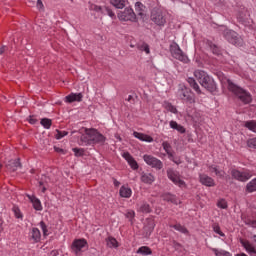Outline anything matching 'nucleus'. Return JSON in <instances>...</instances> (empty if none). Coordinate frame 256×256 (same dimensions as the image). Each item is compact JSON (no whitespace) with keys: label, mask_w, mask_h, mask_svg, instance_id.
<instances>
[{"label":"nucleus","mask_w":256,"mask_h":256,"mask_svg":"<svg viewBox=\"0 0 256 256\" xmlns=\"http://www.w3.org/2000/svg\"><path fill=\"white\" fill-rule=\"evenodd\" d=\"M80 145H93V128H85L80 136Z\"/></svg>","instance_id":"nucleus-12"},{"label":"nucleus","mask_w":256,"mask_h":256,"mask_svg":"<svg viewBox=\"0 0 256 256\" xmlns=\"http://www.w3.org/2000/svg\"><path fill=\"white\" fill-rule=\"evenodd\" d=\"M122 157L127 161L131 169H133L134 171H137V169H139V164H137V161L129 152H124L122 154Z\"/></svg>","instance_id":"nucleus-16"},{"label":"nucleus","mask_w":256,"mask_h":256,"mask_svg":"<svg viewBox=\"0 0 256 256\" xmlns=\"http://www.w3.org/2000/svg\"><path fill=\"white\" fill-rule=\"evenodd\" d=\"M38 9H43L44 5H43V1L41 0H37V4H36Z\"/></svg>","instance_id":"nucleus-56"},{"label":"nucleus","mask_w":256,"mask_h":256,"mask_svg":"<svg viewBox=\"0 0 256 256\" xmlns=\"http://www.w3.org/2000/svg\"><path fill=\"white\" fill-rule=\"evenodd\" d=\"M222 35L228 43H231V45H235L236 47H241V45H243V38H241V36L234 30L224 28V30H222Z\"/></svg>","instance_id":"nucleus-5"},{"label":"nucleus","mask_w":256,"mask_h":256,"mask_svg":"<svg viewBox=\"0 0 256 256\" xmlns=\"http://www.w3.org/2000/svg\"><path fill=\"white\" fill-rule=\"evenodd\" d=\"M194 76L200 83L201 87H204V89L209 91V93H217V83H215V80L211 78L207 72L203 70H195Z\"/></svg>","instance_id":"nucleus-2"},{"label":"nucleus","mask_w":256,"mask_h":256,"mask_svg":"<svg viewBox=\"0 0 256 256\" xmlns=\"http://www.w3.org/2000/svg\"><path fill=\"white\" fill-rule=\"evenodd\" d=\"M54 151H56V153H65V150H63V148H59V147H54Z\"/></svg>","instance_id":"nucleus-57"},{"label":"nucleus","mask_w":256,"mask_h":256,"mask_svg":"<svg viewBox=\"0 0 256 256\" xmlns=\"http://www.w3.org/2000/svg\"><path fill=\"white\" fill-rule=\"evenodd\" d=\"M212 228L214 233H217V235H220V237H225V233L221 231V226H219V224H213Z\"/></svg>","instance_id":"nucleus-42"},{"label":"nucleus","mask_w":256,"mask_h":256,"mask_svg":"<svg viewBox=\"0 0 256 256\" xmlns=\"http://www.w3.org/2000/svg\"><path fill=\"white\" fill-rule=\"evenodd\" d=\"M251 227H253L254 229H256V220H252V225Z\"/></svg>","instance_id":"nucleus-60"},{"label":"nucleus","mask_w":256,"mask_h":256,"mask_svg":"<svg viewBox=\"0 0 256 256\" xmlns=\"http://www.w3.org/2000/svg\"><path fill=\"white\" fill-rule=\"evenodd\" d=\"M85 247H87V240H85L84 238L75 239L71 245L72 253L79 256V255H81V253L83 252V249H85Z\"/></svg>","instance_id":"nucleus-11"},{"label":"nucleus","mask_w":256,"mask_h":256,"mask_svg":"<svg viewBox=\"0 0 256 256\" xmlns=\"http://www.w3.org/2000/svg\"><path fill=\"white\" fill-rule=\"evenodd\" d=\"M145 5L141 2H136L135 3V11L138 13L139 17H145Z\"/></svg>","instance_id":"nucleus-29"},{"label":"nucleus","mask_w":256,"mask_h":256,"mask_svg":"<svg viewBox=\"0 0 256 256\" xmlns=\"http://www.w3.org/2000/svg\"><path fill=\"white\" fill-rule=\"evenodd\" d=\"M118 19L120 21H131V23H137V14L131 7H126L124 11L118 13Z\"/></svg>","instance_id":"nucleus-7"},{"label":"nucleus","mask_w":256,"mask_h":256,"mask_svg":"<svg viewBox=\"0 0 256 256\" xmlns=\"http://www.w3.org/2000/svg\"><path fill=\"white\" fill-rule=\"evenodd\" d=\"M187 83L192 87V89L197 93V95H201V87H199V84L195 80V78H188Z\"/></svg>","instance_id":"nucleus-28"},{"label":"nucleus","mask_w":256,"mask_h":256,"mask_svg":"<svg viewBox=\"0 0 256 256\" xmlns=\"http://www.w3.org/2000/svg\"><path fill=\"white\" fill-rule=\"evenodd\" d=\"M65 101H66V103H74V101L81 103V101H83V94L82 93H71L70 95L65 97Z\"/></svg>","instance_id":"nucleus-20"},{"label":"nucleus","mask_w":256,"mask_h":256,"mask_svg":"<svg viewBox=\"0 0 256 256\" xmlns=\"http://www.w3.org/2000/svg\"><path fill=\"white\" fill-rule=\"evenodd\" d=\"M212 251L216 256H231V254L225 250H219L217 248H212Z\"/></svg>","instance_id":"nucleus-40"},{"label":"nucleus","mask_w":256,"mask_h":256,"mask_svg":"<svg viewBox=\"0 0 256 256\" xmlns=\"http://www.w3.org/2000/svg\"><path fill=\"white\" fill-rule=\"evenodd\" d=\"M22 165H21V160L18 158L16 160H12L9 162V164L7 165V169H9V171L15 172L17 171V169H21Z\"/></svg>","instance_id":"nucleus-25"},{"label":"nucleus","mask_w":256,"mask_h":256,"mask_svg":"<svg viewBox=\"0 0 256 256\" xmlns=\"http://www.w3.org/2000/svg\"><path fill=\"white\" fill-rule=\"evenodd\" d=\"M29 201L32 202L33 208L35 211H43V205H41V200L37 198L35 195H27Z\"/></svg>","instance_id":"nucleus-19"},{"label":"nucleus","mask_w":256,"mask_h":256,"mask_svg":"<svg viewBox=\"0 0 256 256\" xmlns=\"http://www.w3.org/2000/svg\"><path fill=\"white\" fill-rule=\"evenodd\" d=\"M168 159H170V161H173V163H175L176 165H181V159L173 156V153L168 152Z\"/></svg>","instance_id":"nucleus-47"},{"label":"nucleus","mask_w":256,"mask_h":256,"mask_svg":"<svg viewBox=\"0 0 256 256\" xmlns=\"http://www.w3.org/2000/svg\"><path fill=\"white\" fill-rule=\"evenodd\" d=\"M150 21L158 27H165L167 24V12L161 8H153L150 14Z\"/></svg>","instance_id":"nucleus-3"},{"label":"nucleus","mask_w":256,"mask_h":256,"mask_svg":"<svg viewBox=\"0 0 256 256\" xmlns=\"http://www.w3.org/2000/svg\"><path fill=\"white\" fill-rule=\"evenodd\" d=\"M90 11H95L96 13H101V15H103V6H99L97 4H91Z\"/></svg>","instance_id":"nucleus-41"},{"label":"nucleus","mask_w":256,"mask_h":256,"mask_svg":"<svg viewBox=\"0 0 256 256\" xmlns=\"http://www.w3.org/2000/svg\"><path fill=\"white\" fill-rule=\"evenodd\" d=\"M40 124L42 125V127H44V129H51V125H53V121L49 118H42L40 120Z\"/></svg>","instance_id":"nucleus-38"},{"label":"nucleus","mask_w":256,"mask_h":256,"mask_svg":"<svg viewBox=\"0 0 256 256\" xmlns=\"http://www.w3.org/2000/svg\"><path fill=\"white\" fill-rule=\"evenodd\" d=\"M106 245L107 247H110V249H117V247H119V242H117V239H115L113 236H110L106 238Z\"/></svg>","instance_id":"nucleus-30"},{"label":"nucleus","mask_w":256,"mask_h":256,"mask_svg":"<svg viewBox=\"0 0 256 256\" xmlns=\"http://www.w3.org/2000/svg\"><path fill=\"white\" fill-rule=\"evenodd\" d=\"M208 169H209L210 173H215V175L217 177H220L221 179H223V177H225V171L219 170V166H217V165H209Z\"/></svg>","instance_id":"nucleus-27"},{"label":"nucleus","mask_w":256,"mask_h":256,"mask_svg":"<svg viewBox=\"0 0 256 256\" xmlns=\"http://www.w3.org/2000/svg\"><path fill=\"white\" fill-rule=\"evenodd\" d=\"M163 107H164V109H166V111H169L170 113H173L174 115H177V113H179V111L177 110V107L173 106V104H171L168 101H165L163 103Z\"/></svg>","instance_id":"nucleus-31"},{"label":"nucleus","mask_w":256,"mask_h":256,"mask_svg":"<svg viewBox=\"0 0 256 256\" xmlns=\"http://www.w3.org/2000/svg\"><path fill=\"white\" fill-rule=\"evenodd\" d=\"M39 185H40V187L46 186L45 182H43L42 180L39 181Z\"/></svg>","instance_id":"nucleus-59"},{"label":"nucleus","mask_w":256,"mask_h":256,"mask_svg":"<svg viewBox=\"0 0 256 256\" xmlns=\"http://www.w3.org/2000/svg\"><path fill=\"white\" fill-rule=\"evenodd\" d=\"M256 191V178L252 179L246 185V192L247 193H255Z\"/></svg>","instance_id":"nucleus-34"},{"label":"nucleus","mask_w":256,"mask_h":256,"mask_svg":"<svg viewBox=\"0 0 256 256\" xmlns=\"http://www.w3.org/2000/svg\"><path fill=\"white\" fill-rule=\"evenodd\" d=\"M29 239L32 243H39L41 241V231L39 228H32L29 233Z\"/></svg>","instance_id":"nucleus-17"},{"label":"nucleus","mask_w":256,"mask_h":256,"mask_svg":"<svg viewBox=\"0 0 256 256\" xmlns=\"http://www.w3.org/2000/svg\"><path fill=\"white\" fill-rule=\"evenodd\" d=\"M127 101H129V102L133 101V96L129 95L127 98Z\"/></svg>","instance_id":"nucleus-61"},{"label":"nucleus","mask_w":256,"mask_h":256,"mask_svg":"<svg viewBox=\"0 0 256 256\" xmlns=\"http://www.w3.org/2000/svg\"><path fill=\"white\" fill-rule=\"evenodd\" d=\"M102 15H108L111 19H115V12L109 6H103Z\"/></svg>","instance_id":"nucleus-37"},{"label":"nucleus","mask_w":256,"mask_h":256,"mask_svg":"<svg viewBox=\"0 0 256 256\" xmlns=\"http://www.w3.org/2000/svg\"><path fill=\"white\" fill-rule=\"evenodd\" d=\"M72 151L75 157H83L85 155V149L83 148H73Z\"/></svg>","instance_id":"nucleus-43"},{"label":"nucleus","mask_w":256,"mask_h":256,"mask_svg":"<svg viewBox=\"0 0 256 256\" xmlns=\"http://www.w3.org/2000/svg\"><path fill=\"white\" fill-rule=\"evenodd\" d=\"M40 228L42 229L43 236L47 237L49 235V230L47 229V224H45L44 221L40 222Z\"/></svg>","instance_id":"nucleus-48"},{"label":"nucleus","mask_w":256,"mask_h":256,"mask_svg":"<svg viewBox=\"0 0 256 256\" xmlns=\"http://www.w3.org/2000/svg\"><path fill=\"white\" fill-rule=\"evenodd\" d=\"M125 218L129 219L130 223H133V219H135V211L134 210H128L125 213Z\"/></svg>","instance_id":"nucleus-46"},{"label":"nucleus","mask_w":256,"mask_h":256,"mask_svg":"<svg viewBox=\"0 0 256 256\" xmlns=\"http://www.w3.org/2000/svg\"><path fill=\"white\" fill-rule=\"evenodd\" d=\"M114 187H119L121 185V182H119L117 179L113 178Z\"/></svg>","instance_id":"nucleus-58"},{"label":"nucleus","mask_w":256,"mask_h":256,"mask_svg":"<svg viewBox=\"0 0 256 256\" xmlns=\"http://www.w3.org/2000/svg\"><path fill=\"white\" fill-rule=\"evenodd\" d=\"M163 201H167V203H173V205H178L179 199L177 196L171 193H165L162 195Z\"/></svg>","instance_id":"nucleus-24"},{"label":"nucleus","mask_w":256,"mask_h":256,"mask_svg":"<svg viewBox=\"0 0 256 256\" xmlns=\"http://www.w3.org/2000/svg\"><path fill=\"white\" fill-rule=\"evenodd\" d=\"M133 136L136 139H139V141H145L146 143H153V137H151L147 134H144L141 132H133Z\"/></svg>","instance_id":"nucleus-23"},{"label":"nucleus","mask_w":256,"mask_h":256,"mask_svg":"<svg viewBox=\"0 0 256 256\" xmlns=\"http://www.w3.org/2000/svg\"><path fill=\"white\" fill-rule=\"evenodd\" d=\"M170 227L172 229H175V231H179V233H183L184 235H189V230H187V228L181 224H174V225H170Z\"/></svg>","instance_id":"nucleus-33"},{"label":"nucleus","mask_w":256,"mask_h":256,"mask_svg":"<svg viewBox=\"0 0 256 256\" xmlns=\"http://www.w3.org/2000/svg\"><path fill=\"white\" fill-rule=\"evenodd\" d=\"M227 83L228 91H230V93H233V95H235V97H237V99L240 100L243 105H249V103H252L253 96H251V93L249 91L233 83V81L231 80H227Z\"/></svg>","instance_id":"nucleus-1"},{"label":"nucleus","mask_w":256,"mask_h":256,"mask_svg":"<svg viewBox=\"0 0 256 256\" xmlns=\"http://www.w3.org/2000/svg\"><path fill=\"white\" fill-rule=\"evenodd\" d=\"M12 211H13L16 219H23V213H21V210L19 209V207L14 206L12 208Z\"/></svg>","instance_id":"nucleus-44"},{"label":"nucleus","mask_w":256,"mask_h":256,"mask_svg":"<svg viewBox=\"0 0 256 256\" xmlns=\"http://www.w3.org/2000/svg\"><path fill=\"white\" fill-rule=\"evenodd\" d=\"M140 180L146 185H153L155 183V176L152 173L142 172Z\"/></svg>","instance_id":"nucleus-18"},{"label":"nucleus","mask_w":256,"mask_h":256,"mask_svg":"<svg viewBox=\"0 0 256 256\" xmlns=\"http://www.w3.org/2000/svg\"><path fill=\"white\" fill-rule=\"evenodd\" d=\"M162 147H163L164 151H166L167 155H169V153H171V144H169V142H167V141L163 142Z\"/></svg>","instance_id":"nucleus-50"},{"label":"nucleus","mask_w":256,"mask_h":256,"mask_svg":"<svg viewBox=\"0 0 256 256\" xmlns=\"http://www.w3.org/2000/svg\"><path fill=\"white\" fill-rule=\"evenodd\" d=\"M5 51H7V46H1L0 47V57L5 55Z\"/></svg>","instance_id":"nucleus-55"},{"label":"nucleus","mask_w":256,"mask_h":256,"mask_svg":"<svg viewBox=\"0 0 256 256\" xmlns=\"http://www.w3.org/2000/svg\"><path fill=\"white\" fill-rule=\"evenodd\" d=\"M27 121L30 123V125H35L37 123V118H35L33 116H29Z\"/></svg>","instance_id":"nucleus-53"},{"label":"nucleus","mask_w":256,"mask_h":256,"mask_svg":"<svg viewBox=\"0 0 256 256\" xmlns=\"http://www.w3.org/2000/svg\"><path fill=\"white\" fill-rule=\"evenodd\" d=\"M171 56L174 59H177V61H181V63H189V57L187 54L184 53L183 50H181V47H179V44L177 42H173L169 46Z\"/></svg>","instance_id":"nucleus-6"},{"label":"nucleus","mask_w":256,"mask_h":256,"mask_svg":"<svg viewBox=\"0 0 256 256\" xmlns=\"http://www.w3.org/2000/svg\"><path fill=\"white\" fill-rule=\"evenodd\" d=\"M210 49L214 55H221V49L217 45L213 44L210 46Z\"/></svg>","instance_id":"nucleus-49"},{"label":"nucleus","mask_w":256,"mask_h":256,"mask_svg":"<svg viewBox=\"0 0 256 256\" xmlns=\"http://www.w3.org/2000/svg\"><path fill=\"white\" fill-rule=\"evenodd\" d=\"M218 207L220 209H227V201H225V199H221L220 201H218L217 203Z\"/></svg>","instance_id":"nucleus-52"},{"label":"nucleus","mask_w":256,"mask_h":256,"mask_svg":"<svg viewBox=\"0 0 256 256\" xmlns=\"http://www.w3.org/2000/svg\"><path fill=\"white\" fill-rule=\"evenodd\" d=\"M247 147H250V149H256V138L249 139L247 141Z\"/></svg>","instance_id":"nucleus-51"},{"label":"nucleus","mask_w":256,"mask_h":256,"mask_svg":"<svg viewBox=\"0 0 256 256\" xmlns=\"http://www.w3.org/2000/svg\"><path fill=\"white\" fill-rule=\"evenodd\" d=\"M244 127H246V129H249V131L256 133V121L255 120L246 121L244 124Z\"/></svg>","instance_id":"nucleus-36"},{"label":"nucleus","mask_w":256,"mask_h":256,"mask_svg":"<svg viewBox=\"0 0 256 256\" xmlns=\"http://www.w3.org/2000/svg\"><path fill=\"white\" fill-rule=\"evenodd\" d=\"M137 206H138L139 213L149 214L153 211V209L151 208V205H149L147 201H142L139 204H137Z\"/></svg>","instance_id":"nucleus-21"},{"label":"nucleus","mask_w":256,"mask_h":256,"mask_svg":"<svg viewBox=\"0 0 256 256\" xmlns=\"http://www.w3.org/2000/svg\"><path fill=\"white\" fill-rule=\"evenodd\" d=\"M139 51H144L147 55L151 53V50L149 49V44L143 42L142 44L138 45Z\"/></svg>","instance_id":"nucleus-39"},{"label":"nucleus","mask_w":256,"mask_h":256,"mask_svg":"<svg viewBox=\"0 0 256 256\" xmlns=\"http://www.w3.org/2000/svg\"><path fill=\"white\" fill-rule=\"evenodd\" d=\"M45 191H47V185L46 186H42V193H45Z\"/></svg>","instance_id":"nucleus-62"},{"label":"nucleus","mask_w":256,"mask_h":256,"mask_svg":"<svg viewBox=\"0 0 256 256\" xmlns=\"http://www.w3.org/2000/svg\"><path fill=\"white\" fill-rule=\"evenodd\" d=\"M231 175L236 181H240L241 183H245L253 177V173H251V171H249V170L241 172L237 169H232Z\"/></svg>","instance_id":"nucleus-9"},{"label":"nucleus","mask_w":256,"mask_h":256,"mask_svg":"<svg viewBox=\"0 0 256 256\" xmlns=\"http://www.w3.org/2000/svg\"><path fill=\"white\" fill-rule=\"evenodd\" d=\"M107 138L97 129L92 128V145H105Z\"/></svg>","instance_id":"nucleus-13"},{"label":"nucleus","mask_w":256,"mask_h":256,"mask_svg":"<svg viewBox=\"0 0 256 256\" xmlns=\"http://www.w3.org/2000/svg\"><path fill=\"white\" fill-rule=\"evenodd\" d=\"M143 160L147 165H149V167L156 169V171H161V169H163V162L152 155L145 154L143 156Z\"/></svg>","instance_id":"nucleus-10"},{"label":"nucleus","mask_w":256,"mask_h":256,"mask_svg":"<svg viewBox=\"0 0 256 256\" xmlns=\"http://www.w3.org/2000/svg\"><path fill=\"white\" fill-rule=\"evenodd\" d=\"M235 256H248V255L242 252V253L236 254Z\"/></svg>","instance_id":"nucleus-63"},{"label":"nucleus","mask_w":256,"mask_h":256,"mask_svg":"<svg viewBox=\"0 0 256 256\" xmlns=\"http://www.w3.org/2000/svg\"><path fill=\"white\" fill-rule=\"evenodd\" d=\"M56 135H55V139L59 140V139H63V137H67V135H69V132L67 131H60V130H56Z\"/></svg>","instance_id":"nucleus-45"},{"label":"nucleus","mask_w":256,"mask_h":256,"mask_svg":"<svg viewBox=\"0 0 256 256\" xmlns=\"http://www.w3.org/2000/svg\"><path fill=\"white\" fill-rule=\"evenodd\" d=\"M110 3L116 9H123V8H125V0H110Z\"/></svg>","instance_id":"nucleus-35"},{"label":"nucleus","mask_w":256,"mask_h":256,"mask_svg":"<svg viewBox=\"0 0 256 256\" xmlns=\"http://www.w3.org/2000/svg\"><path fill=\"white\" fill-rule=\"evenodd\" d=\"M138 255H153V250H151V248H149V246H141L137 252Z\"/></svg>","instance_id":"nucleus-32"},{"label":"nucleus","mask_w":256,"mask_h":256,"mask_svg":"<svg viewBox=\"0 0 256 256\" xmlns=\"http://www.w3.org/2000/svg\"><path fill=\"white\" fill-rule=\"evenodd\" d=\"M170 125V129H173L174 131H177L178 133H180L181 135H183L184 133L187 132V129H185L183 127V125L177 123V121L171 120L169 122Z\"/></svg>","instance_id":"nucleus-22"},{"label":"nucleus","mask_w":256,"mask_h":256,"mask_svg":"<svg viewBox=\"0 0 256 256\" xmlns=\"http://www.w3.org/2000/svg\"><path fill=\"white\" fill-rule=\"evenodd\" d=\"M176 97H178L180 101L184 103H189L190 105H192V103H195V94L189 89V87L183 84L179 85L176 92Z\"/></svg>","instance_id":"nucleus-4"},{"label":"nucleus","mask_w":256,"mask_h":256,"mask_svg":"<svg viewBox=\"0 0 256 256\" xmlns=\"http://www.w3.org/2000/svg\"><path fill=\"white\" fill-rule=\"evenodd\" d=\"M166 173L168 179L172 181L174 185H177V187L180 188L187 187V184L181 179L179 172L175 171L173 168H168Z\"/></svg>","instance_id":"nucleus-8"},{"label":"nucleus","mask_w":256,"mask_h":256,"mask_svg":"<svg viewBox=\"0 0 256 256\" xmlns=\"http://www.w3.org/2000/svg\"><path fill=\"white\" fill-rule=\"evenodd\" d=\"M240 244L245 249L246 253L250 256H256V247L253 243H251L249 240H245L243 238H240Z\"/></svg>","instance_id":"nucleus-14"},{"label":"nucleus","mask_w":256,"mask_h":256,"mask_svg":"<svg viewBox=\"0 0 256 256\" xmlns=\"http://www.w3.org/2000/svg\"><path fill=\"white\" fill-rule=\"evenodd\" d=\"M199 181L201 185H204L205 187H215V179L207 174H199Z\"/></svg>","instance_id":"nucleus-15"},{"label":"nucleus","mask_w":256,"mask_h":256,"mask_svg":"<svg viewBox=\"0 0 256 256\" xmlns=\"http://www.w3.org/2000/svg\"><path fill=\"white\" fill-rule=\"evenodd\" d=\"M119 195H120V197H123L124 199H129L131 197V195H133V191L129 187L121 186V188L119 190Z\"/></svg>","instance_id":"nucleus-26"},{"label":"nucleus","mask_w":256,"mask_h":256,"mask_svg":"<svg viewBox=\"0 0 256 256\" xmlns=\"http://www.w3.org/2000/svg\"><path fill=\"white\" fill-rule=\"evenodd\" d=\"M244 223L245 225H248L249 227H251L253 220H251V218H245Z\"/></svg>","instance_id":"nucleus-54"}]
</instances>
